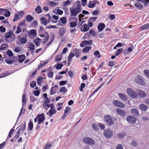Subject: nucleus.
<instances>
[{
	"label": "nucleus",
	"instance_id": "f704fd0d",
	"mask_svg": "<svg viewBox=\"0 0 149 149\" xmlns=\"http://www.w3.org/2000/svg\"><path fill=\"white\" fill-rule=\"evenodd\" d=\"M26 95L25 94H24L23 95L22 97V103L23 106L24 105H25L26 104Z\"/></svg>",
	"mask_w": 149,
	"mask_h": 149
},
{
	"label": "nucleus",
	"instance_id": "393cba45",
	"mask_svg": "<svg viewBox=\"0 0 149 149\" xmlns=\"http://www.w3.org/2000/svg\"><path fill=\"white\" fill-rule=\"evenodd\" d=\"M47 62L45 61H42L40 62V65L38 66V69L39 70L40 68H42L47 63Z\"/></svg>",
	"mask_w": 149,
	"mask_h": 149
},
{
	"label": "nucleus",
	"instance_id": "09e8293b",
	"mask_svg": "<svg viewBox=\"0 0 149 149\" xmlns=\"http://www.w3.org/2000/svg\"><path fill=\"white\" fill-rule=\"evenodd\" d=\"M28 126L29 129L30 131H31L32 130L33 127V123L31 121H30L29 122Z\"/></svg>",
	"mask_w": 149,
	"mask_h": 149
},
{
	"label": "nucleus",
	"instance_id": "9b49d317",
	"mask_svg": "<svg viewBox=\"0 0 149 149\" xmlns=\"http://www.w3.org/2000/svg\"><path fill=\"white\" fill-rule=\"evenodd\" d=\"M126 119L128 122L132 123H135L137 120L136 118L131 115L128 116Z\"/></svg>",
	"mask_w": 149,
	"mask_h": 149
},
{
	"label": "nucleus",
	"instance_id": "423d86ee",
	"mask_svg": "<svg viewBox=\"0 0 149 149\" xmlns=\"http://www.w3.org/2000/svg\"><path fill=\"white\" fill-rule=\"evenodd\" d=\"M27 37V34H22L20 36L18 37L19 42L23 44H25L26 42V39Z\"/></svg>",
	"mask_w": 149,
	"mask_h": 149
},
{
	"label": "nucleus",
	"instance_id": "4468645a",
	"mask_svg": "<svg viewBox=\"0 0 149 149\" xmlns=\"http://www.w3.org/2000/svg\"><path fill=\"white\" fill-rule=\"evenodd\" d=\"M96 2L97 1L96 0L90 1L88 5V7L90 8H94L96 3Z\"/></svg>",
	"mask_w": 149,
	"mask_h": 149
},
{
	"label": "nucleus",
	"instance_id": "37998d69",
	"mask_svg": "<svg viewBox=\"0 0 149 149\" xmlns=\"http://www.w3.org/2000/svg\"><path fill=\"white\" fill-rule=\"evenodd\" d=\"M52 146V144L51 142L49 143L45 146L43 149H49Z\"/></svg>",
	"mask_w": 149,
	"mask_h": 149
},
{
	"label": "nucleus",
	"instance_id": "e433bc0d",
	"mask_svg": "<svg viewBox=\"0 0 149 149\" xmlns=\"http://www.w3.org/2000/svg\"><path fill=\"white\" fill-rule=\"evenodd\" d=\"M93 54L94 56H95V57L100 58L101 57V55L100 54V52L99 51H95L94 52Z\"/></svg>",
	"mask_w": 149,
	"mask_h": 149
},
{
	"label": "nucleus",
	"instance_id": "473e14b6",
	"mask_svg": "<svg viewBox=\"0 0 149 149\" xmlns=\"http://www.w3.org/2000/svg\"><path fill=\"white\" fill-rule=\"evenodd\" d=\"M73 51L74 52L75 55L77 57H78L80 56V52L79 49H75L73 50Z\"/></svg>",
	"mask_w": 149,
	"mask_h": 149
},
{
	"label": "nucleus",
	"instance_id": "4d7b16f0",
	"mask_svg": "<svg viewBox=\"0 0 149 149\" xmlns=\"http://www.w3.org/2000/svg\"><path fill=\"white\" fill-rule=\"evenodd\" d=\"M143 73L148 77L149 78V70H145L143 71Z\"/></svg>",
	"mask_w": 149,
	"mask_h": 149
},
{
	"label": "nucleus",
	"instance_id": "6e6d98bb",
	"mask_svg": "<svg viewBox=\"0 0 149 149\" xmlns=\"http://www.w3.org/2000/svg\"><path fill=\"white\" fill-rule=\"evenodd\" d=\"M97 18V17H91L90 18L89 20L92 22H95Z\"/></svg>",
	"mask_w": 149,
	"mask_h": 149
},
{
	"label": "nucleus",
	"instance_id": "79ce46f5",
	"mask_svg": "<svg viewBox=\"0 0 149 149\" xmlns=\"http://www.w3.org/2000/svg\"><path fill=\"white\" fill-rule=\"evenodd\" d=\"M12 33V31H10L6 33L5 36L7 38H9L11 37Z\"/></svg>",
	"mask_w": 149,
	"mask_h": 149
},
{
	"label": "nucleus",
	"instance_id": "c9c22d12",
	"mask_svg": "<svg viewBox=\"0 0 149 149\" xmlns=\"http://www.w3.org/2000/svg\"><path fill=\"white\" fill-rule=\"evenodd\" d=\"M149 28V23L144 24L140 27L141 30L146 29Z\"/></svg>",
	"mask_w": 149,
	"mask_h": 149
},
{
	"label": "nucleus",
	"instance_id": "f8f14e48",
	"mask_svg": "<svg viewBox=\"0 0 149 149\" xmlns=\"http://www.w3.org/2000/svg\"><path fill=\"white\" fill-rule=\"evenodd\" d=\"M116 111L118 115L121 117H123L125 116L126 115V112L120 109L117 108L116 109Z\"/></svg>",
	"mask_w": 149,
	"mask_h": 149
},
{
	"label": "nucleus",
	"instance_id": "864d4df0",
	"mask_svg": "<svg viewBox=\"0 0 149 149\" xmlns=\"http://www.w3.org/2000/svg\"><path fill=\"white\" fill-rule=\"evenodd\" d=\"M93 42V40H91L88 41L86 40L84 41V42H85L86 45H90Z\"/></svg>",
	"mask_w": 149,
	"mask_h": 149
},
{
	"label": "nucleus",
	"instance_id": "774afa93",
	"mask_svg": "<svg viewBox=\"0 0 149 149\" xmlns=\"http://www.w3.org/2000/svg\"><path fill=\"white\" fill-rule=\"evenodd\" d=\"M116 149H123V146L121 144H118L116 147Z\"/></svg>",
	"mask_w": 149,
	"mask_h": 149
},
{
	"label": "nucleus",
	"instance_id": "603ef678",
	"mask_svg": "<svg viewBox=\"0 0 149 149\" xmlns=\"http://www.w3.org/2000/svg\"><path fill=\"white\" fill-rule=\"evenodd\" d=\"M47 36L44 38L42 42V44H45V43L48 40L49 38V36L47 33Z\"/></svg>",
	"mask_w": 149,
	"mask_h": 149
},
{
	"label": "nucleus",
	"instance_id": "aec40b11",
	"mask_svg": "<svg viewBox=\"0 0 149 149\" xmlns=\"http://www.w3.org/2000/svg\"><path fill=\"white\" fill-rule=\"evenodd\" d=\"M139 108L142 111H146L148 109V107L144 104H141L139 106Z\"/></svg>",
	"mask_w": 149,
	"mask_h": 149
},
{
	"label": "nucleus",
	"instance_id": "7ed1b4c3",
	"mask_svg": "<svg viewBox=\"0 0 149 149\" xmlns=\"http://www.w3.org/2000/svg\"><path fill=\"white\" fill-rule=\"evenodd\" d=\"M127 92L128 95L132 98H135L137 97V93L131 88H127Z\"/></svg>",
	"mask_w": 149,
	"mask_h": 149
},
{
	"label": "nucleus",
	"instance_id": "4be33fe9",
	"mask_svg": "<svg viewBox=\"0 0 149 149\" xmlns=\"http://www.w3.org/2000/svg\"><path fill=\"white\" fill-rule=\"evenodd\" d=\"M18 58L19 59L18 60V62L20 63L23 62L25 59V56L24 54H22L21 55H19L18 56Z\"/></svg>",
	"mask_w": 149,
	"mask_h": 149
},
{
	"label": "nucleus",
	"instance_id": "6ab92c4d",
	"mask_svg": "<svg viewBox=\"0 0 149 149\" xmlns=\"http://www.w3.org/2000/svg\"><path fill=\"white\" fill-rule=\"evenodd\" d=\"M131 113L134 116H137L139 115V111L136 109H132Z\"/></svg>",
	"mask_w": 149,
	"mask_h": 149
},
{
	"label": "nucleus",
	"instance_id": "5701e85b",
	"mask_svg": "<svg viewBox=\"0 0 149 149\" xmlns=\"http://www.w3.org/2000/svg\"><path fill=\"white\" fill-rule=\"evenodd\" d=\"M56 112V111L54 109H51L49 110L48 113H47V114H49V116L50 117L52 116L53 115L55 114Z\"/></svg>",
	"mask_w": 149,
	"mask_h": 149
},
{
	"label": "nucleus",
	"instance_id": "c756f323",
	"mask_svg": "<svg viewBox=\"0 0 149 149\" xmlns=\"http://www.w3.org/2000/svg\"><path fill=\"white\" fill-rule=\"evenodd\" d=\"M65 30L64 29V28H60L59 31V33L60 36H63L65 33Z\"/></svg>",
	"mask_w": 149,
	"mask_h": 149
},
{
	"label": "nucleus",
	"instance_id": "052dcab7",
	"mask_svg": "<svg viewBox=\"0 0 149 149\" xmlns=\"http://www.w3.org/2000/svg\"><path fill=\"white\" fill-rule=\"evenodd\" d=\"M55 35L54 33H52L50 35V41L52 42L54 38Z\"/></svg>",
	"mask_w": 149,
	"mask_h": 149
},
{
	"label": "nucleus",
	"instance_id": "c85d7f7f",
	"mask_svg": "<svg viewBox=\"0 0 149 149\" xmlns=\"http://www.w3.org/2000/svg\"><path fill=\"white\" fill-rule=\"evenodd\" d=\"M30 50L31 51V52L32 53H33V50L35 49V46L34 44L31 43H30L28 47Z\"/></svg>",
	"mask_w": 149,
	"mask_h": 149
},
{
	"label": "nucleus",
	"instance_id": "f03ea898",
	"mask_svg": "<svg viewBox=\"0 0 149 149\" xmlns=\"http://www.w3.org/2000/svg\"><path fill=\"white\" fill-rule=\"evenodd\" d=\"M104 120L107 125L111 126L114 124V121L109 115H105L104 118Z\"/></svg>",
	"mask_w": 149,
	"mask_h": 149
},
{
	"label": "nucleus",
	"instance_id": "2eb2a0df",
	"mask_svg": "<svg viewBox=\"0 0 149 149\" xmlns=\"http://www.w3.org/2000/svg\"><path fill=\"white\" fill-rule=\"evenodd\" d=\"M45 78L43 77H38L37 79V83L38 85L40 86H41L42 84L44 82V81L43 79H45Z\"/></svg>",
	"mask_w": 149,
	"mask_h": 149
},
{
	"label": "nucleus",
	"instance_id": "b1692460",
	"mask_svg": "<svg viewBox=\"0 0 149 149\" xmlns=\"http://www.w3.org/2000/svg\"><path fill=\"white\" fill-rule=\"evenodd\" d=\"M3 12H5L4 14V15L6 17H8L10 16V13L8 9H3V10H2V13Z\"/></svg>",
	"mask_w": 149,
	"mask_h": 149
},
{
	"label": "nucleus",
	"instance_id": "0eeeda50",
	"mask_svg": "<svg viewBox=\"0 0 149 149\" xmlns=\"http://www.w3.org/2000/svg\"><path fill=\"white\" fill-rule=\"evenodd\" d=\"M134 81L137 84H139L142 86L145 85V83L143 77L140 75H138L137 78L135 79Z\"/></svg>",
	"mask_w": 149,
	"mask_h": 149
},
{
	"label": "nucleus",
	"instance_id": "49530a36",
	"mask_svg": "<svg viewBox=\"0 0 149 149\" xmlns=\"http://www.w3.org/2000/svg\"><path fill=\"white\" fill-rule=\"evenodd\" d=\"M18 26H19L20 27H21L22 28H23V26H26V23L25 21V20H22V21L19 24H18Z\"/></svg>",
	"mask_w": 149,
	"mask_h": 149
},
{
	"label": "nucleus",
	"instance_id": "c03bdc74",
	"mask_svg": "<svg viewBox=\"0 0 149 149\" xmlns=\"http://www.w3.org/2000/svg\"><path fill=\"white\" fill-rule=\"evenodd\" d=\"M74 56V54L73 53H71L68 57V62H70L71 61L72 58Z\"/></svg>",
	"mask_w": 149,
	"mask_h": 149
},
{
	"label": "nucleus",
	"instance_id": "dca6fc26",
	"mask_svg": "<svg viewBox=\"0 0 149 149\" xmlns=\"http://www.w3.org/2000/svg\"><path fill=\"white\" fill-rule=\"evenodd\" d=\"M118 96L121 99L125 101L127 100V96L125 94L122 93H119Z\"/></svg>",
	"mask_w": 149,
	"mask_h": 149
},
{
	"label": "nucleus",
	"instance_id": "39448f33",
	"mask_svg": "<svg viewBox=\"0 0 149 149\" xmlns=\"http://www.w3.org/2000/svg\"><path fill=\"white\" fill-rule=\"evenodd\" d=\"M83 141L85 143L90 145H93L95 143L94 141L89 137H85L83 139Z\"/></svg>",
	"mask_w": 149,
	"mask_h": 149
},
{
	"label": "nucleus",
	"instance_id": "a878e982",
	"mask_svg": "<svg viewBox=\"0 0 149 149\" xmlns=\"http://www.w3.org/2000/svg\"><path fill=\"white\" fill-rule=\"evenodd\" d=\"M96 34V33L94 32V31L92 29H91L90 31L86 33V34H85V35H87L88 36H89V35H92L93 36H94Z\"/></svg>",
	"mask_w": 149,
	"mask_h": 149
},
{
	"label": "nucleus",
	"instance_id": "0e129e2a",
	"mask_svg": "<svg viewBox=\"0 0 149 149\" xmlns=\"http://www.w3.org/2000/svg\"><path fill=\"white\" fill-rule=\"evenodd\" d=\"M6 62L8 64H12L13 63V60H8V59H6L5 60Z\"/></svg>",
	"mask_w": 149,
	"mask_h": 149
},
{
	"label": "nucleus",
	"instance_id": "a211bd4d",
	"mask_svg": "<svg viewBox=\"0 0 149 149\" xmlns=\"http://www.w3.org/2000/svg\"><path fill=\"white\" fill-rule=\"evenodd\" d=\"M60 21L62 24H66L67 22L66 18L64 17H62L60 19L59 22L58 24L59 26H63V25L60 24Z\"/></svg>",
	"mask_w": 149,
	"mask_h": 149
},
{
	"label": "nucleus",
	"instance_id": "338daca9",
	"mask_svg": "<svg viewBox=\"0 0 149 149\" xmlns=\"http://www.w3.org/2000/svg\"><path fill=\"white\" fill-rule=\"evenodd\" d=\"M31 34L33 36L36 35V31L35 30L32 29L31 30Z\"/></svg>",
	"mask_w": 149,
	"mask_h": 149
},
{
	"label": "nucleus",
	"instance_id": "8fccbe9b",
	"mask_svg": "<svg viewBox=\"0 0 149 149\" xmlns=\"http://www.w3.org/2000/svg\"><path fill=\"white\" fill-rule=\"evenodd\" d=\"M91 46L86 47L83 49L82 52L83 53L85 52H87L91 49Z\"/></svg>",
	"mask_w": 149,
	"mask_h": 149
},
{
	"label": "nucleus",
	"instance_id": "e2e57ef3",
	"mask_svg": "<svg viewBox=\"0 0 149 149\" xmlns=\"http://www.w3.org/2000/svg\"><path fill=\"white\" fill-rule=\"evenodd\" d=\"M85 86V84L84 83H82L80 87V90L81 91H83V89L84 88Z\"/></svg>",
	"mask_w": 149,
	"mask_h": 149
},
{
	"label": "nucleus",
	"instance_id": "5fc2aeb1",
	"mask_svg": "<svg viewBox=\"0 0 149 149\" xmlns=\"http://www.w3.org/2000/svg\"><path fill=\"white\" fill-rule=\"evenodd\" d=\"M21 28H22V27H20L19 26H17V30L15 31V33L17 34H18L20 33L21 32Z\"/></svg>",
	"mask_w": 149,
	"mask_h": 149
},
{
	"label": "nucleus",
	"instance_id": "13d9d810",
	"mask_svg": "<svg viewBox=\"0 0 149 149\" xmlns=\"http://www.w3.org/2000/svg\"><path fill=\"white\" fill-rule=\"evenodd\" d=\"M59 91L61 92H63L64 93H65L67 92V90L64 86H63L60 89Z\"/></svg>",
	"mask_w": 149,
	"mask_h": 149
},
{
	"label": "nucleus",
	"instance_id": "ea45409f",
	"mask_svg": "<svg viewBox=\"0 0 149 149\" xmlns=\"http://www.w3.org/2000/svg\"><path fill=\"white\" fill-rule=\"evenodd\" d=\"M26 19L27 22H29L32 20L33 18L30 15H28L26 17Z\"/></svg>",
	"mask_w": 149,
	"mask_h": 149
},
{
	"label": "nucleus",
	"instance_id": "de8ad7c7",
	"mask_svg": "<svg viewBox=\"0 0 149 149\" xmlns=\"http://www.w3.org/2000/svg\"><path fill=\"white\" fill-rule=\"evenodd\" d=\"M54 74V72L52 70L49 71V72L47 74V75L48 77L50 78H52L53 77Z\"/></svg>",
	"mask_w": 149,
	"mask_h": 149
},
{
	"label": "nucleus",
	"instance_id": "bf43d9fd",
	"mask_svg": "<svg viewBox=\"0 0 149 149\" xmlns=\"http://www.w3.org/2000/svg\"><path fill=\"white\" fill-rule=\"evenodd\" d=\"M77 24V23L76 22H72L70 23V25L71 27L73 28L76 26Z\"/></svg>",
	"mask_w": 149,
	"mask_h": 149
},
{
	"label": "nucleus",
	"instance_id": "58836bf2",
	"mask_svg": "<svg viewBox=\"0 0 149 149\" xmlns=\"http://www.w3.org/2000/svg\"><path fill=\"white\" fill-rule=\"evenodd\" d=\"M62 57L61 54L57 55L56 57L55 61L56 62L61 61L62 59Z\"/></svg>",
	"mask_w": 149,
	"mask_h": 149
},
{
	"label": "nucleus",
	"instance_id": "a19ab883",
	"mask_svg": "<svg viewBox=\"0 0 149 149\" xmlns=\"http://www.w3.org/2000/svg\"><path fill=\"white\" fill-rule=\"evenodd\" d=\"M35 10L38 14H39L42 12L41 8L39 6H38L35 9Z\"/></svg>",
	"mask_w": 149,
	"mask_h": 149
},
{
	"label": "nucleus",
	"instance_id": "72a5a7b5",
	"mask_svg": "<svg viewBox=\"0 0 149 149\" xmlns=\"http://www.w3.org/2000/svg\"><path fill=\"white\" fill-rule=\"evenodd\" d=\"M8 47L7 45L6 44H2L0 46V51L1 50H6Z\"/></svg>",
	"mask_w": 149,
	"mask_h": 149
},
{
	"label": "nucleus",
	"instance_id": "1a4fd4ad",
	"mask_svg": "<svg viewBox=\"0 0 149 149\" xmlns=\"http://www.w3.org/2000/svg\"><path fill=\"white\" fill-rule=\"evenodd\" d=\"M38 118V124L40 125L42 123V122H44L45 120V117L44 114L42 113L41 114H38L37 115Z\"/></svg>",
	"mask_w": 149,
	"mask_h": 149
},
{
	"label": "nucleus",
	"instance_id": "2f4dec72",
	"mask_svg": "<svg viewBox=\"0 0 149 149\" xmlns=\"http://www.w3.org/2000/svg\"><path fill=\"white\" fill-rule=\"evenodd\" d=\"M41 39L39 38H37L36 39L34 40L33 42L35 44L36 46L39 45L41 42Z\"/></svg>",
	"mask_w": 149,
	"mask_h": 149
},
{
	"label": "nucleus",
	"instance_id": "6e6552de",
	"mask_svg": "<svg viewBox=\"0 0 149 149\" xmlns=\"http://www.w3.org/2000/svg\"><path fill=\"white\" fill-rule=\"evenodd\" d=\"M23 15L24 12L23 11L18 12L17 13H16L14 15V18L13 20V21L15 22L20 19L22 17Z\"/></svg>",
	"mask_w": 149,
	"mask_h": 149
},
{
	"label": "nucleus",
	"instance_id": "a18cd8bd",
	"mask_svg": "<svg viewBox=\"0 0 149 149\" xmlns=\"http://www.w3.org/2000/svg\"><path fill=\"white\" fill-rule=\"evenodd\" d=\"M139 95L140 97H142L146 96V94L144 92L140 91L139 93Z\"/></svg>",
	"mask_w": 149,
	"mask_h": 149
},
{
	"label": "nucleus",
	"instance_id": "4c0bfd02",
	"mask_svg": "<svg viewBox=\"0 0 149 149\" xmlns=\"http://www.w3.org/2000/svg\"><path fill=\"white\" fill-rule=\"evenodd\" d=\"M135 6L138 9H141L143 8V5L140 3L136 2L135 4Z\"/></svg>",
	"mask_w": 149,
	"mask_h": 149
},
{
	"label": "nucleus",
	"instance_id": "bb28decb",
	"mask_svg": "<svg viewBox=\"0 0 149 149\" xmlns=\"http://www.w3.org/2000/svg\"><path fill=\"white\" fill-rule=\"evenodd\" d=\"M83 26H84L83 30H82L81 28V31L83 32H86L89 30V27L88 25L86 24H84L83 25Z\"/></svg>",
	"mask_w": 149,
	"mask_h": 149
},
{
	"label": "nucleus",
	"instance_id": "f3484780",
	"mask_svg": "<svg viewBox=\"0 0 149 149\" xmlns=\"http://www.w3.org/2000/svg\"><path fill=\"white\" fill-rule=\"evenodd\" d=\"M105 27V25L104 23H100L97 26L98 31L99 32H100L102 31L103 30V29Z\"/></svg>",
	"mask_w": 149,
	"mask_h": 149
},
{
	"label": "nucleus",
	"instance_id": "ddd939ff",
	"mask_svg": "<svg viewBox=\"0 0 149 149\" xmlns=\"http://www.w3.org/2000/svg\"><path fill=\"white\" fill-rule=\"evenodd\" d=\"M58 88V86L56 85L52 87L50 90V93L51 95H52L56 93V92Z\"/></svg>",
	"mask_w": 149,
	"mask_h": 149
},
{
	"label": "nucleus",
	"instance_id": "7c9ffc66",
	"mask_svg": "<svg viewBox=\"0 0 149 149\" xmlns=\"http://www.w3.org/2000/svg\"><path fill=\"white\" fill-rule=\"evenodd\" d=\"M126 136L125 133L123 132L121 133L118 134L117 135V136L118 138L120 139H123L124 136Z\"/></svg>",
	"mask_w": 149,
	"mask_h": 149
},
{
	"label": "nucleus",
	"instance_id": "f257e3e1",
	"mask_svg": "<svg viewBox=\"0 0 149 149\" xmlns=\"http://www.w3.org/2000/svg\"><path fill=\"white\" fill-rule=\"evenodd\" d=\"M81 6L80 1H77L74 4V6L70 8V15L72 17H75L81 11Z\"/></svg>",
	"mask_w": 149,
	"mask_h": 149
},
{
	"label": "nucleus",
	"instance_id": "412c9836",
	"mask_svg": "<svg viewBox=\"0 0 149 149\" xmlns=\"http://www.w3.org/2000/svg\"><path fill=\"white\" fill-rule=\"evenodd\" d=\"M45 18L47 19V20L48 21V22H52L53 23H56V22L53 21V19L52 18H51V16L49 14H48L45 15Z\"/></svg>",
	"mask_w": 149,
	"mask_h": 149
},
{
	"label": "nucleus",
	"instance_id": "20e7f679",
	"mask_svg": "<svg viewBox=\"0 0 149 149\" xmlns=\"http://www.w3.org/2000/svg\"><path fill=\"white\" fill-rule=\"evenodd\" d=\"M104 136L107 138H110L113 135V132L110 129H107L103 131Z\"/></svg>",
	"mask_w": 149,
	"mask_h": 149
},
{
	"label": "nucleus",
	"instance_id": "cd10ccee",
	"mask_svg": "<svg viewBox=\"0 0 149 149\" xmlns=\"http://www.w3.org/2000/svg\"><path fill=\"white\" fill-rule=\"evenodd\" d=\"M40 21L41 22V23L42 24L45 26L47 24L49 23L48 22V21L47 20V19L45 17H42L40 18Z\"/></svg>",
	"mask_w": 149,
	"mask_h": 149
},
{
	"label": "nucleus",
	"instance_id": "9d476101",
	"mask_svg": "<svg viewBox=\"0 0 149 149\" xmlns=\"http://www.w3.org/2000/svg\"><path fill=\"white\" fill-rule=\"evenodd\" d=\"M113 104L115 106L121 108H124L125 106V104L123 103L118 100H114L113 102Z\"/></svg>",
	"mask_w": 149,
	"mask_h": 149
},
{
	"label": "nucleus",
	"instance_id": "3c124183",
	"mask_svg": "<svg viewBox=\"0 0 149 149\" xmlns=\"http://www.w3.org/2000/svg\"><path fill=\"white\" fill-rule=\"evenodd\" d=\"M123 49L122 48H120L116 51L115 53L116 56H118L122 52Z\"/></svg>",
	"mask_w": 149,
	"mask_h": 149
},
{
	"label": "nucleus",
	"instance_id": "69168bd1",
	"mask_svg": "<svg viewBox=\"0 0 149 149\" xmlns=\"http://www.w3.org/2000/svg\"><path fill=\"white\" fill-rule=\"evenodd\" d=\"M115 64L116 63L115 62L110 61L109 62L108 65L109 66L112 67L114 66Z\"/></svg>",
	"mask_w": 149,
	"mask_h": 149
},
{
	"label": "nucleus",
	"instance_id": "680f3d73",
	"mask_svg": "<svg viewBox=\"0 0 149 149\" xmlns=\"http://www.w3.org/2000/svg\"><path fill=\"white\" fill-rule=\"evenodd\" d=\"M36 85V82L35 81H32L30 84V86L32 88L34 87Z\"/></svg>",
	"mask_w": 149,
	"mask_h": 149
}]
</instances>
